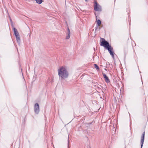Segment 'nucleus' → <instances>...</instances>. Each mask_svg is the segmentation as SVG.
I'll return each instance as SVG.
<instances>
[{
	"mask_svg": "<svg viewBox=\"0 0 148 148\" xmlns=\"http://www.w3.org/2000/svg\"><path fill=\"white\" fill-rule=\"evenodd\" d=\"M58 72L60 78L62 79H66L69 77V72L65 66L60 67L58 70Z\"/></svg>",
	"mask_w": 148,
	"mask_h": 148,
	"instance_id": "f257e3e1",
	"label": "nucleus"
},
{
	"mask_svg": "<svg viewBox=\"0 0 148 148\" xmlns=\"http://www.w3.org/2000/svg\"><path fill=\"white\" fill-rule=\"evenodd\" d=\"M101 44L100 45L101 46L104 47L105 48L107 49L109 52L110 55L112 56V58H114V53L112 51L113 50V48L110 45L109 43L106 41L103 38H101Z\"/></svg>",
	"mask_w": 148,
	"mask_h": 148,
	"instance_id": "f03ea898",
	"label": "nucleus"
},
{
	"mask_svg": "<svg viewBox=\"0 0 148 148\" xmlns=\"http://www.w3.org/2000/svg\"><path fill=\"white\" fill-rule=\"evenodd\" d=\"M14 34L15 36L16 41L19 44H20L21 42V40L19 34L17 29L15 28H13Z\"/></svg>",
	"mask_w": 148,
	"mask_h": 148,
	"instance_id": "7ed1b4c3",
	"label": "nucleus"
},
{
	"mask_svg": "<svg viewBox=\"0 0 148 148\" xmlns=\"http://www.w3.org/2000/svg\"><path fill=\"white\" fill-rule=\"evenodd\" d=\"M34 111L36 114H38L40 111L39 106L38 103H36L34 106Z\"/></svg>",
	"mask_w": 148,
	"mask_h": 148,
	"instance_id": "20e7f679",
	"label": "nucleus"
},
{
	"mask_svg": "<svg viewBox=\"0 0 148 148\" xmlns=\"http://www.w3.org/2000/svg\"><path fill=\"white\" fill-rule=\"evenodd\" d=\"M94 10L96 11H100L101 10V6L98 5L96 1H94Z\"/></svg>",
	"mask_w": 148,
	"mask_h": 148,
	"instance_id": "39448f33",
	"label": "nucleus"
},
{
	"mask_svg": "<svg viewBox=\"0 0 148 148\" xmlns=\"http://www.w3.org/2000/svg\"><path fill=\"white\" fill-rule=\"evenodd\" d=\"M145 132H144L143 133L142 135V136L141 137V138L140 140V143H141V148H142V147L143 145V144L144 143V140L145 138Z\"/></svg>",
	"mask_w": 148,
	"mask_h": 148,
	"instance_id": "423d86ee",
	"label": "nucleus"
},
{
	"mask_svg": "<svg viewBox=\"0 0 148 148\" xmlns=\"http://www.w3.org/2000/svg\"><path fill=\"white\" fill-rule=\"evenodd\" d=\"M103 75L104 78L105 79V81L107 83L109 82H110V81L108 78L107 76V75L104 73L103 74Z\"/></svg>",
	"mask_w": 148,
	"mask_h": 148,
	"instance_id": "0eeeda50",
	"label": "nucleus"
},
{
	"mask_svg": "<svg viewBox=\"0 0 148 148\" xmlns=\"http://www.w3.org/2000/svg\"><path fill=\"white\" fill-rule=\"evenodd\" d=\"M36 1V3L38 4H41L42 2L43 1L42 0H34Z\"/></svg>",
	"mask_w": 148,
	"mask_h": 148,
	"instance_id": "6e6552de",
	"label": "nucleus"
},
{
	"mask_svg": "<svg viewBox=\"0 0 148 148\" xmlns=\"http://www.w3.org/2000/svg\"><path fill=\"white\" fill-rule=\"evenodd\" d=\"M70 34L67 33L66 38V39H69L70 38Z\"/></svg>",
	"mask_w": 148,
	"mask_h": 148,
	"instance_id": "1a4fd4ad",
	"label": "nucleus"
},
{
	"mask_svg": "<svg viewBox=\"0 0 148 148\" xmlns=\"http://www.w3.org/2000/svg\"><path fill=\"white\" fill-rule=\"evenodd\" d=\"M101 24V21L99 20H98L97 21V24L98 26H99Z\"/></svg>",
	"mask_w": 148,
	"mask_h": 148,
	"instance_id": "9d476101",
	"label": "nucleus"
},
{
	"mask_svg": "<svg viewBox=\"0 0 148 148\" xmlns=\"http://www.w3.org/2000/svg\"><path fill=\"white\" fill-rule=\"evenodd\" d=\"M94 67L95 68H96L97 70H99V68L97 64H94Z\"/></svg>",
	"mask_w": 148,
	"mask_h": 148,
	"instance_id": "9b49d317",
	"label": "nucleus"
},
{
	"mask_svg": "<svg viewBox=\"0 0 148 148\" xmlns=\"http://www.w3.org/2000/svg\"><path fill=\"white\" fill-rule=\"evenodd\" d=\"M67 33L70 34V29L68 27L67 28Z\"/></svg>",
	"mask_w": 148,
	"mask_h": 148,
	"instance_id": "f8f14e48",
	"label": "nucleus"
},
{
	"mask_svg": "<svg viewBox=\"0 0 148 148\" xmlns=\"http://www.w3.org/2000/svg\"><path fill=\"white\" fill-rule=\"evenodd\" d=\"M86 1H87V0H85Z\"/></svg>",
	"mask_w": 148,
	"mask_h": 148,
	"instance_id": "ddd939ff",
	"label": "nucleus"
},
{
	"mask_svg": "<svg viewBox=\"0 0 148 148\" xmlns=\"http://www.w3.org/2000/svg\"><path fill=\"white\" fill-rule=\"evenodd\" d=\"M68 148H69V145H68Z\"/></svg>",
	"mask_w": 148,
	"mask_h": 148,
	"instance_id": "4468645a",
	"label": "nucleus"
}]
</instances>
